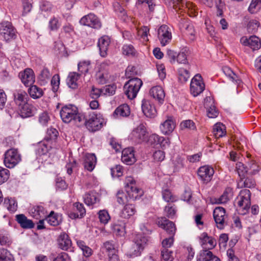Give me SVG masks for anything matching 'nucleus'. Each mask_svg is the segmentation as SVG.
Masks as SVG:
<instances>
[{
    "label": "nucleus",
    "mask_w": 261,
    "mask_h": 261,
    "mask_svg": "<svg viewBox=\"0 0 261 261\" xmlns=\"http://www.w3.org/2000/svg\"><path fill=\"white\" fill-rule=\"evenodd\" d=\"M13 101L16 109L23 118L30 117L32 114L31 106L28 103L29 97L25 91L19 89L13 92Z\"/></svg>",
    "instance_id": "1"
},
{
    "label": "nucleus",
    "mask_w": 261,
    "mask_h": 261,
    "mask_svg": "<svg viewBox=\"0 0 261 261\" xmlns=\"http://www.w3.org/2000/svg\"><path fill=\"white\" fill-rule=\"evenodd\" d=\"M147 239L143 234H137L134 239L133 244L126 255L129 257L140 256L147 242Z\"/></svg>",
    "instance_id": "2"
},
{
    "label": "nucleus",
    "mask_w": 261,
    "mask_h": 261,
    "mask_svg": "<svg viewBox=\"0 0 261 261\" xmlns=\"http://www.w3.org/2000/svg\"><path fill=\"white\" fill-rule=\"evenodd\" d=\"M142 84V81L138 77L131 79L127 81L123 87V90L128 98L133 99L135 98Z\"/></svg>",
    "instance_id": "3"
},
{
    "label": "nucleus",
    "mask_w": 261,
    "mask_h": 261,
    "mask_svg": "<svg viewBox=\"0 0 261 261\" xmlns=\"http://www.w3.org/2000/svg\"><path fill=\"white\" fill-rule=\"evenodd\" d=\"M21 160V156L17 149H9L5 153L4 163L8 168H14Z\"/></svg>",
    "instance_id": "4"
},
{
    "label": "nucleus",
    "mask_w": 261,
    "mask_h": 261,
    "mask_svg": "<svg viewBox=\"0 0 261 261\" xmlns=\"http://www.w3.org/2000/svg\"><path fill=\"white\" fill-rule=\"evenodd\" d=\"M104 122V119L100 115L92 113L89 114L85 126L90 132H95L103 127Z\"/></svg>",
    "instance_id": "5"
},
{
    "label": "nucleus",
    "mask_w": 261,
    "mask_h": 261,
    "mask_svg": "<svg viewBox=\"0 0 261 261\" xmlns=\"http://www.w3.org/2000/svg\"><path fill=\"white\" fill-rule=\"evenodd\" d=\"M125 184L126 191H127L130 199L135 200L142 196V190L136 187V181L132 177H127L125 181Z\"/></svg>",
    "instance_id": "6"
},
{
    "label": "nucleus",
    "mask_w": 261,
    "mask_h": 261,
    "mask_svg": "<svg viewBox=\"0 0 261 261\" xmlns=\"http://www.w3.org/2000/svg\"><path fill=\"white\" fill-rule=\"evenodd\" d=\"M130 139L136 143H141L147 140L148 133L146 127L141 124L135 128L129 135Z\"/></svg>",
    "instance_id": "7"
},
{
    "label": "nucleus",
    "mask_w": 261,
    "mask_h": 261,
    "mask_svg": "<svg viewBox=\"0 0 261 261\" xmlns=\"http://www.w3.org/2000/svg\"><path fill=\"white\" fill-rule=\"evenodd\" d=\"M205 89V85L201 75L197 74L192 79L190 84V91L194 96L201 93Z\"/></svg>",
    "instance_id": "8"
},
{
    "label": "nucleus",
    "mask_w": 261,
    "mask_h": 261,
    "mask_svg": "<svg viewBox=\"0 0 261 261\" xmlns=\"http://www.w3.org/2000/svg\"><path fill=\"white\" fill-rule=\"evenodd\" d=\"M77 108L72 105L63 106L60 111L61 118L64 123H68L72 122Z\"/></svg>",
    "instance_id": "9"
},
{
    "label": "nucleus",
    "mask_w": 261,
    "mask_h": 261,
    "mask_svg": "<svg viewBox=\"0 0 261 261\" xmlns=\"http://www.w3.org/2000/svg\"><path fill=\"white\" fill-rule=\"evenodd\" d=\"M80 23L81 25L88 26L95 29H99L101 27L100 20L93 13H89L81 18Z\"/></svg>",
    "instance_id": "10"
},
{
    "label": "nucleus",
    "mask_w": 261,
    "mask_h": 261,
    "mask_svg": "<svg viewBox=\"0 0 261 261\" xmlns=\"http://www.w3.org/2000/svg\"><path fill=\"white\" fill-rule=\"evenodd\" d=\"M213 217L218 228L222 229L226 225L225 219L227 218L225 210L222 207H217L213 212Z\"/></svg>",
    "instance_id": "11"
},
{
    "label": "nucleus",
    "mask_w": 261,
    "mask_h": 261,
    "mask_svg": "<svg viewBox=\"0 0 261 261\" xmlns=\"http://www.w3.org/2000/svg\"><path fill=\"white\" fill-rule=\"evenodd\" d=\"M0 34L8 41L15 37V31L11 22L4 21L0 24Z\"/></svg>",
    "instance_id": "12"
},
{
    "label": "nucleus",
    "mask_w": 261,
    "mask_h": 261,
    "mask_svg": "<svg viewBox=\"0 0 261 261\" xmlns=\"http://www.w3.org/2000/svg\"><path fill=\"white\" fill-rule=\"evenodd\" d=\"M19 78L22 83L25 87H30L33 85L35 81V75L34 71L30 68H27L18 74Z\"/></svg>",
    "instance_id": "13"
},
{
    "label": "nucleus",
    "mask_w": 261,
    "mask_h": 261,
    "mask_svg": "<svg viewBox=\"0 0 261 261\" xmlns=\"http://www.w3.org/2000/svg\"><path fill=\"white\" fill-rule=\"evenodd\" d=\"M158 37L162 46L168 44L172 39V34L169 27L166 25H161L158 29Z\"/></svg>",
    "instance_id": "14"
},
{
    "label": "nucleus",
    "mask_w": 261,
    "mask_h": 261,
    "mask_svg": "<svg viewBox=\"0 0 261 261\" xmlns=\"http://www.w3.org/2000/svg\"><path fill=\"white\" fill-rule=\"evenodd\" d=\"M58 247L64 251H72V242L69 236L65 232H61L57 239Z\"/></svg>",
    "instance_id": "15"
},
{
    "label": "nucleus",
    "mask_w": 261,
    "mask_h": 261,
    "mask_svg": "<svg viewBox=\"0 0 261 261\" xmlns=\"http://www.w3.org/2000/svg\"><path fill=\"white\" fill-rule=\"evenodd\" d=\"M214 173V169L208 165L200 167L197 171L198 176L204 182L211 181Z\"/></svg>",
    "instance_id": "16"
},
{
    "label": "nucleus",
    "mask_w": 261,
    "mask_h": 261,
    "mask_svg": "<svg viewBox=\"0 0 261 261\" xmlns=\"http://www.w3.org/2000/svg\"><path fill=\"white\" fill-rule=\"evenodd\" d=\"M240 41L243 45L249 46L253 50H258L261 46L260 39L256 36H252L249 38L242 37Z\"/></svg>",
    "instance_id": "17"
},
{
    "label": "nucleus",
    "mask_w": 261,
    "mask_h": 261,
    "mask_svg": "<svg viewBox=\"0 0 261 261\" xmlns=\"http://www.w3.org/2000/svg\"><path fill=\"white\" fill-rule=\"evenodd\" d=\"M250 196L251 192L249 190H241L240 194V199L238 202V206L244 210H248L251 205Z\"/></svg>",
    "instance_id": "18"
},
{
    "label": "nucleus",
    "mask_w": 261,
    "mask_h": 261,
    "mask_svg": "<svg viewBox=\"0 0 261 261\" xmlns=\"http://www.w3.org/2000/svg\"><path fill=\"white\" fill-rule=\"evenodd\" d=\"M159 227L165 229L169 236H174L176 232V227L174 223L167 219L165 217H161L158 221Z\"/></svg>",
    "instance_id": "19"
},
{
    "label": "nucleus",
    "mask_w": 261,
    "mask_h": 261,
    "mask_svg": "<svg viewBox=\"0 0 261 261\" xmlns=\"http://www.w3.org/2000/svg\"><path fill=\"white\" fill-rule=\"evenodd\" d=\"M142 110L147 117L154 118L156 115V110L155 107L149 100L143 99L142 101Z\"/></svg>",
    "instance_id": "20"
},
{
    "label": "nucleus",
    "mask_w": 261,
    "mask_h": 261,
    "mask_svg": "<svg viewBox=\"0 0 261 261\" xmlns=\"http://www.w3.org/2000/svg\"><path fill=\"white\" fill-rule=\"evenodd\" d=\"M175 126V122L172 117H168L166 120L161 124L160 129L163 134L168 135L172 133Z\"/></svg>",
    "instance_id": "21"
},
{
    "label": "nucleus",
    "mask_w": 261,
    "mask_h": 261,
    "mask_svg": "<svg viewBox=\"0 0 261 261\" xmlns=\"http://www.w3.org/2000/svg\"><path fill=\"white\" fill-rule=\"evenodd\" d=\"M200 243L205 250L211 249L214 248L216 245V241L211 237L208 236L206 232L202 233L199 237Z\"/></svg>",
    "instance_id": "22"
},
{
    "label": "nucleus",
    "mask_w": 261,
    "mask_h": 261,
    "mask_svg": "<svg viewBox=\"0 0 261 261\" xmlns=\"http://www.w3.org/2000/svg\"><path fill=\"white\" fill-rule=\"evenodd\" d=\"M86 214V210L83 204L75 202L73 204V210L68 214L69 217L72 219L82 218Z\"/></svg>",
    "instance_id": "23"
},
{
    "label": "nucleus",
    "mask_w": 261,
    "mask_h": 261,
    "mask_svg": "<svg viewBox=\"0 0 261 261\" xmlns=\"http://www.w3.org/2000/svg\"><path fill=\"white\" fill-rule=\"evenodd\" d=\"M149 94L159 103L164 102L165 93L162 87L156 86L152 87L149 90Z\"/></svg>",
    "instance_id": "24"
},
{
    "label": "nucleus",
    "mask_w": 261,
    "mask_h": 261,
    "mask_svg": "<svg viewBox=\"0 0 261 261\" xmlns=\"http://www.w3.org/2000/svg\"><path fill=\"white\" fill-rule=\"evenodd\" d=\"M97 163V158L94 153H86L84 156L83 165L84 168L91 172L95 168Z\"/></svg>",
    "instance_id": "25"
},
{
    "label": "nucleus",
    "mask_w": 261,
    "mask_h": 261,
    "mask_svg": "<svg viewBox=\"0 0 261 261\" xmlns=\"http://www.w3.org/2000/svg\"><path fill=\"white\" fill-rule=\"evenodd\" d=\"M110 43V39L108 36H103L99 40L97 45L99 47V54L102 57H106Z\"/></svg>",
    "instance_id": "26"
},
{
    "label": "nucleus",
    "mask_w": 261,
    "mask_h": 261,
    "mask_svg": "<svg viewBox=\"0 0 261 261\" xmlns=\"http://www.w3.org/2000/svg\"><path fill=\"white\" fill-rule=\"evenodd\" d=\"M199 1L210 7H212L214 2L217 8V16L219 17L223 16L224 3L222 0H199Z\"/></svg>",
    "instance_id": "27"
},
{
    "label": "nucleus",
    "mask_w": 261,
    "mask_h": 261,
    "mask_svg": "<svg viewBox=\"0 0 261 261\" xmlns=\"http://www.w3.org/2000/svg\"><path fill=\"white\" fill-rule=\"evenodd\" d=\"M122 161L127 165H132L136 162L134 152L132 148H127L122 151Z\"/></svg>",
    "instance_id": "28"
},
{
    "label": "nucleus",
    "mask_w": 261,
    "mask_h": 261,
    "mask_svg": "<svg viewBox=\"0 0 261 261\" xmlns=\"http://www.w3.org/2000/svg\"><path fill=\"white\" fill-rule=\"evenodd\" d=\"M233 196V191L232 188L227 187L222 195L218 198H215L213 202L216 204H224L227 203L229 200L232 198Z\"/></svg>",
    "instance_id": "29"
},
{
    "label": "nucleus",
    "mask_w": 261,
    "mask_h": 261,
    "mask_svg": "<svg viewBox=\"0 0 261 261\" xmlns=\"http://www.w3.org/2000/svg\"><path fill=\"white\" fill-rule=\"evenodd\" d=\"M45 220L50 225L57 226L62 222V215L52 211L46 217Z\"/></svg>",
    "instance_id": "30"
},
{
    "label": "nucleus",
    "mask_w": 261,
    "mask_h": 261,
    "mask_svg": "<svg viewBox=\"0 0 261 261\" xmlns=\"http://www.w3.org/2000/svg\"><path fill=\"white\" fill-rule=\"evenodd\" d=\"M197 261H221L216 256L208 250H202L197 257Z\"/></svg>",
    "instance_id": "31"
},
{
    "label": "nucleus",
    "mask_w": 261,
    "mask_h": 261,
    "mask_svg": "<svg viewBox=\"0 0 261 261\" xmlns=\"http://www.w3.org/2000/svg\"><path fill=\"white\" fill-rule=\"evenodd\" d=\"M137 212L135 206L132 204H125L120 213V216L128 219L133 217Z\"/></svg>",
    "instance_id": "32"
},
{
    "label": "nucleus",
    "mask_w": 261,
    "mask_h": 261,
    "mask_svg": "<svg viewBox=\"0 0 261 261\" xmlns=\"http://www.w3.org/2000/svg\"><path fill=\"white\" fill-rule=\"evenodd\" d=\"M16 220L19 224L20 226L24 229L33 228L34 227V223L23 214H19L16 216Z\"/></svg>",
    "instance_id": "33"
},
{
    "label": "nucleus",
    "mask_w": 261,
    "mask_h": 261,
    "mask_svg": "<svg viewBox=\"0 0 261 261\" xmlns=\"http://www.w3.org/2000/svg\"><path fill=\"white\" fill-rule=\"evenodd\" d=\"M130 114V109L127 104H123L117 107L113 113L115 118L118 117H126Z\"/></svg>",
    "instance_id": "34"
},
{
    "label": "nucleus",
    "mask_w": 261,
    "mask_h": 261,
    "mask_svg": "<svg viewBox=\"0 0 261 261\" xmlns=\"http://www.w3.org/2000/svg\"><path fill=\"white\" fill-rule=\"evenodd\" d=\"M172 164L175 172H178L181 169L184 168L185 166V158L184 156L177 155L174 157L172 160Z\"/></svg>",
    "instance_id": "35"
},
{
    "label": "nucleus",
    "mask_w": 261,
    "mask_h": 261,
    "mask_svg": "<svg viewBox=\"0 0 261 261\" xmlns=\"http://www.w3.org/2000/svg\"><path fill=\"white\" fill-rule=\"evenodd\" d=\"M80 76V74L76 72H70L66 80L67 84L71 89H75L78 87L77 81Z\"/></svg>",
    "instance_id": "36"
},
{
    "label": "nucleus",
    "mask_w": 261,
    "mask_h": 261,
    "mask_svg": "<svg viewBox=\"0 0 261 261\" xmlns=\"http://www.w3.org/2000/svg\"><path fill=\"white\" fill-rule=\"evenodd\" d=\"M30 87L28 93L32 98L38 99L43 96L44 92L41 88L33 84Z\"/></svg>",
    "instance_id": "37"
},
{
    "label": "nucleus",
    "mask_w": 261,
    "mask_h": 261,
    "mask_svg": "<svg viewBox=\"0 0 261 261\" xmlns=\"http://www.w3.org/2000/svg\"><path fill=\"white\" fill-rule=\"evenodd\" d=\"M12 243L8 232L4 229L0 230V244L6 247L10 246Z\"/></svg>",
    "instance_id": "38"
},
{
    "label": "nucleus",
    "mask_w": 261,
    "mask_h": 261,
    "mask_svg": "<svg viewBox=\"0 0 261 261\" xmlns=\"http://www.w3.org/2000/svg\"><path fill=\"white\" fill-rule=\"evenodd\" d=\"M51 73L49 69L46 67H44L40 71L38 79L41 85L46 84L51 77Z\"/></svg>",
    "instance_id": "39"
},
{
    "label": "nucleus",
    "mask_w": 261,
    "mask_h": 261,
    "mask_svg": "<svg viewBox=\"0 0 261 261\" xmlns=\"http://www.w3.org/2000/svg\"><path fill=\"white\" fill-rule=\"evenodd\" d=\"M173 7L175 10H184L186 12L189 10L191 4L188 3L186 0H173L172 1Z\"/></svg>",
    "instance_id": "40"
},
{
    "label": "nucleus",
    "mask_w": 261,
    "mask_h": 261,
    "mask_svg": "<svg viewBox=\"0 0 261 261\" xmlns=\"http://www.w3.org/2000/svg\"><path fill=\"white\" fill-rule=\"evenodd\" d=\"M111 229L114 234L119 236H124L125 232V227L124 224L114 223L111 225Z\"/></svg>",
    "instance_id": "41"
},
{
    "label": "nucleus",
    "mask_w": 261,
    "mask_h": 261,
    "mask_svg": "<svg viewBox=\"0 0 261 261\" xmlns=\"http://www.w3.org/2000/svg\"><path fill=\"white\" fill-rule=\"evenodd\" d=\"M83 198L85 204L89 206L93 205L98 200L96 193L93 192L86 193Z\"/></svg>",
    "instance_id": "42"
},
{
    "label": "nucleus",
    "mask_w": 261,
    "mask_h": 261,
    "mask_svg": "<svg viewBox=\"0 0 261 261\" xmlns=\"http://www.w3.org/2000/svg\"><path fill=\"white\" fill-rule=\"evenodd\" d=\"M103 250L105 251L107 255L114 252H118V250L116 247V245L113 241H107L103 243Z\"/></svg>",
    "instance_id": "43"
},
{
    "label": "nucleus",
    "mask_w": 261,
    "mask_h": 261,
    "mask_svg": "<svg viewBox=\"0 0 261 261\" xmlns=\"http://www.w3.org/2000/svg\"><path fill=\"white\" fill-rule=\"evenodd\" d=\"M87 119L85 116L83 114L80 113L77 109L72 122L77 126L80 127L86 125Z\"/></svg>",
    "instance_id": "44"
},
{
    "label": "nucleus",
    "mask_w": 261,
    "mask_h": 261,
    "mask_svg": "<svg viewBox=\"0 0 261 261\" xmlns=\"http://www.w3.org/2000/svg\"><path fill=\"white\" fill-rule=\"evenodd\" d=\"M223 70L224 73L228 76L233 82L238 86H240L242 83V81L229 67H225Z\"/></svg>",
    "instance_id": "45"
},
{
    "label": "nucleus",
    "mask_w": 261,
    "mask_h": 261,
    "mask_svg": "<svg viewBox=\"0 0 261 261\" xmlns=\"http://www.w3.org/2000/svg\"><path fill=\"white\" fill-rule=\"evenodd\" d=\"M4 205L11 213L15 212L17 208V201L14 198H5Z\"/></svg>",
    "instance_id": "46"
},
{
    "label": "nucleus",
    "mask_w": 261,
    "mask_h": 261,
    "mask_svg": "<svg viewBox=\"0 0 261 261\" xmlns=\"http://www.w3.org/2000/svg\"><path fill=\"white\" fill-rule=\"evenodd\" d=\"M213 133L217 138L224 136L226 134L225 126L220 123L216 124L214 126Z\"/></svg>",
    "instance_id": "47"
},
{
    "label": "nucleus",
    "mask_w": 261,
    "mask_h": 261,
    "mask_svg": "<svg viewBox=\"0 0 261 261\" xmlns=\"http://www.w3.org/2000/svg\"><path fill=\"white\" fill-rule=\"evenodd\" d=\"M117 202L120 204H124L129 200H132L130 199L127 194V191L126 192L123 191H119L116 194Z\"/></svg>",
    "instance_id": "48"
},
{
    "label": "nucleus",
    "mask_w": 261,
    "mask_h": 261,
    "mask_svg": "<svg viewBox=\"0 0 261 261\" xmlns=\"http://www.w3.org/2000/svg\"><path fill=\"white\" fill-rule=\"evenodd\" d=\"M246 168H247L248 174L251 175L255 174L260 169L259 166L254 160L248 162Z\"/></svg>",
    "instance_id": "49"
},
{
    "label": "nucleus",
    "mask_w": 261,
    "mask_h": 261,
    "mask_svg": "<svg viewBox=\"0 0 261 261\" xmlns=\"http://www.w3.org/2000/svg\"><path fill=\"white\" fill-rule=\"evenodd\" d=\"M149 28L147 27L143 26L138 30V36L143 42H147L149 39L148 36L149 35Z\"/></svg>",
    "instance_id": "50"
},
{
    "label": "nucleus",
    "mask_w": 261,
    "mask_h": 261,
    "mask_svg": "<svg viewBox=\"0 0 261 261\" xmlns=\"http://www.w3.org/2000/svg\"><path fill=\"white\" fill-rule=\"evenodd\" d=\"M44 208L41 205H36L31 209L32 216L36 219H39L44 214Z\"/></svg>",
    "instance_id": "51"
},
{
    "label": "nucleus",
    "mask_w": 261,
    "mask_h": 261,
    "mask_svg": "<svg viewBox=\"0 0 261 261\" xmlns=\"http://www.w3.org/2000/svg\"><path fill=\"white\" fill-rule=\"evenodd\" d=\"M90 64L91 61L90 60H83L79 62L77 65L79 71L81 73H87L89 71Z\"/></svg>",
    "instance_id": "52"
},
{
    "label": "nucleus",
    "mask_w": 261,
    "mask_h": 261,
    "mask_svg": "<svg viewBox=\"0 0 261 261\" xmlns=\"http://www.w3.org/2000/svg\"><path fill=\"white\" fill-rule=\"evenodd\" d=\"M236 170L241 179H243L245 178V175L248 173L246 166H245L241 162H238L236 164Z\"/></svg>",
    "instance_id": "53"
},
{
    "label": "nucleus",
    "mask_w": 261,
    "mask_h": 261,
    "mask_svg": "<svg viewBox=\"0 0 261 261\" xmlns=\"http://www.w3.org/2000/svg\"><path fill=\"white\" fill-rule=\"evenodd\" d=\"M122 54L126 56H135L136 50L132 44H124L122 47Z\"/></svg>",
    "instance_id": "54"
},
{
    "label": "nucleus",
    "mask_w": 261,
    "mask_h": 261,
    "mask_svg": "<svg viewBox=\"0 0 261 261\" xmlns=\"http://www.w3.org/2000/svg\"><path fill=\"white\" fill-rule=\"evenodd\" d=\"M0 261H14L11 253L7 249H0Z\"/></svg>",
    "instance_id": "55"
},
{
    "label": "nucleus",
    "mask_w": 261,
    "mask_h": 261,
    "mask_svg": "<svg viewBox=\"0 0 261 261\" xmlns=\"http://www.w3.org/2000/svg\"><path fill=\"white\" fill-rule=\"evenodd\" d=\"M190 74L187 69L180 68L178 69V79L181 83H186L190 78Z\"/></svg>",
    "instance_id": "56"
},
{
    "label": "nucleus",
    "mask_w": 261,
    "mask_h": 261,
    "mask_svg": "<svg viewBox=\"0 0 261 261\" xmlns=\"http://www.w3.org/2000/svg\"><path fill=\"white\" fill-rule=\"evenodd\" d=\"M162 197L167 202H173L176 201V198L168 189H164L162 191Z\"/></svg>",
    "instance_id": "57"
},
{
    "label": "nucleus",
    "mask_w": 261,
    "mask_h": 261,
    "mask_svg": "<svg viewBox=\"0 0 261 261\" xmlns=\"http://www.w3.org/2000/svg\"><path fill=\"white\" fill-rule=\"evenodd\" d=\"M10 177L8 169L0 166V185L6 182Z\"/></svg>",
    "instance_id": "58"
},
{
    "label": "nucleus",
    "mask_w": 261,
    "mask_h": 261,
    "mask_svg": "<svg viewBox=\"0 0 261 261\" xmlns=\"http://www.w3.org/2000/svg\"><path fill=\"white\" fill-rule=\"evenodd\" d=\"M96 81L99 84H105L108 80V75L106 72L98 71L96 74Z\"/></svg>",
    "instance_id": "59"
},
{
    "label": "nucleus",
    "mask_w": 261,
    "mask_h": 261,
    "mask_svg": "<svg viewBox=\"0 0 261 261\" xmlns=\"http://www.w3.org/2000/svg\"><path fill=\"white\" fill-rule=\"evenodd\" d=\"M98 218L100 223L107 224L110 220V216L108 212L105 210H100L98 212Z\"/></svg>",
    "instance_id": "60"
},
{
    "label": "nucleus",
    "mask_w": 261,
    "mask_h": 261,
    "mask_svg": "<svg viewBox=\"0 0 261 261\" xmlns=\"http://www.w3.org/2000/svg\"><path fill=\"white\" fill-rule=\"evenodd\" d=\"M259 23L256 20H250L247 25V31L250 33H255L258 28Z\"/></svg>",
    "instance_id": "61"
},
{
    "label": "nucleus",
    "mask_w": 261,
    "mask_h": 261,
    "mask_svg": "<svg viewBox=\"0 0 261 261\" xmlns=\"http://www.w3.org/2000/svg\"><path fill=\"white\" fill-rule=\"evenodd\" d=\"M164 211L167 217L169 218L172 219L174 217L176 212V207L174 204L171 205V204H169L165 207Z\"/></svg>",
    "instance_id": "62"
},
{
    "label": "nucleus",
    "mask_w": 261,
    "mask_h": 261,
    "mask_svg": "<svg viewBox=\"0 0 261 261\" xmlns=\"http://www.w3.org/2000/svg\"><path fill=\"white\" fill-rule=\"evenodd\" d=\"M242 184L241 187L252 188L254 187L255 185V181L254 179L251 177H247L243 181V179H241L240 184Z\"/></svg>",
    "instance_id": "63"
},
{
    "label": "nucleus",
    "mask_w": 261,
    "mask_h": 261,
    "mask_svg": "<svg viewBox=\"0 0 261 261\" xmlns=\"http://www.w3.org/2000/svg\"><path fill=\"white\" fill-rule=\"evenodd\" d=\"M53 261H71V258L67 253L62 252L59 253Z\"/></svg>",
    "instance_id": "64"
}]
</instances>
